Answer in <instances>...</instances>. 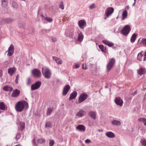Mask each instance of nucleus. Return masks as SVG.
<instances>
[{
	"instance_id": "1",
	"label": "nucleus",
	"mask_w": 146,
	"mask_h": 146,
	"mask_svg": "<svg viewBox=\"0 0 146 146\" xmlns=\"http://www.w3.org/2000/svg\"><path fill=\"white\" fill-rule=\"evenodd\" d=\"M28 106V103L26 101H20L15 104V109L17 111L21 112L23 110L25 107L27 108Z\"/></svg>"
},
{
	"instance_id": "2",
	"label": "nucleus",
	"mask_w": 146,
	"mask_h": 146,
	"mask_svg": "<svg viewBox=\"0 0 146 146\" xmlns=\"http://www.w3.org/2000/svg\"><path fill=\"white\" fill-rule=\"evenodd\" d=\"M42 72L43 75L46 78H50L51 77V73L50 69L47 68H42Z\"/></svg>"
},
{
	"instance_id": "3",
	"label": "nucleus",
	"mask_w": 146,
	"mask_h": 146,
	"mask_svg": "<svg viewBox=\"0 0 146 146\" xmlns=\"http://www.w3.org/2000/svg\"><path fill=\"white\" fill-rule=\"evenodd\" d=\"M114 10L113 8L111 7H109L107 8L105 11L104 19L106 20L107 18L111 15Z\"/></svg>"
},
{
	"instance_id": "4",
	"label": "nucleus",
	"mask_w": 146,
	"mask_h": 146,
	"mask_svg": "<svg viewBox=\"0 0 146 146\" xmlns=\"http://www.w3.org/2000/svg\"><path fill=\"white\" fill-rule=\"evenodd\" d=\"M115 63V60L114 58L110 59L107 65V70L109 71L113 67Z\"/></svg>"
},
{
	"instance_id": "5",
	"label": "nucleus",
	"mask_w": 146,
	"mask_h": 146,
	"mask_svg": "<svg viewBox=\"0 0 146 146\" xmlns=\"http://www.w3.org/2000/svg\"><path fill=\"white\" fill-rule=\"evenodd\" d=\"M131 30V28L129 25H125L121 31V33L125 36H127Z\"/></svg>"
},
{
	"instance_id": "6",
	"label": "nucleus",
	"mask_w": 146,
	"mask_h": 146,
	"mask_svg": "<svg viewBox=\"0 0 146 146\" xmlns=\"http://www.w3.org/2000/svg\"><path fill=\"white\" fill-rule=\"evenodd\" d=\"M15 21V19L12 18H8L2 19L0 20V25L6 23H11L14 22Z\"/></svg>"
},
{
	"instance_id": "7",
	"label": "nucleus",
	"mask_w": 146,
	"mask_h": 146,
	"mask_svg": "<svg viewBox=\"0 0 146 146\" xmlns=\"http://www.w3.org/2000/svg\"><path fill=\"white\" fill-rule=\"evenodd\" d=\"M137 59L139 61H145L146 60V52L144 53L142 51L139 53L137 57Z\"/></svg>"
},
{
	"instance_id": "8",
	"label": "nucleus",
	"mask_w": 146,
	"mask_h": 146,
	"mask_svg": "<svg viewBox=\"0 0 146 146\" xmlns=\"http://www.w3.org/2000/svg\"><path fill=\"white\" fill-rule=\"evenodd\" d=\"M31 73L34 77L35 78H39L41 75L40 71L37 69H34V70H32Z\"/></svg>"
},
{
	"instance_id": "9",
	"label": "nucleus",
	"mask_w": 146,
	"mask_h": 146,
	"mask_svg": "<svg viewBox=\"0 0 146 146\" xmlns=\"http://www.w3.org/2000/svg\"><path fill=\"white\" fill-rule=\"evenodd\" d=\"M41 82L40 81L36 82L35 83L31 85V90L32 91L38 89L40 86Z\"/></svg>"
},
{
	"instance_id": "10",
	"label": "nucleus",
	"mask_w": 146,
	"mask_h": 146,
	"mask_svg": "<svg viewBox=\"0 0 146 146\" xmlns=\"http://www.w3.org/2000/svg\"><path fill=\"white\" fill-rule=\"evenodd\" d=\"M88 97V95L85 93L81 94L78 98V103H80L82 102L87 98Z\"/></svg>"
},
{
	"instance_id": "11",
	"label": "nucleus",
	"mask_w": 146,
	"mask_h": 146,
	"mask_svg": "<svg viewBox=\"0 0 146 146\" xmlns=\"http://www.w3.org/2000/svg\"><path fill=\"white\" fill-rule=\"evenodd\" d=\"M14 48L13 45L11 44L8 50L6 52H8L7 55L9 56H11L14 52Z\"/></svg>"
},
{
	"instance_id": "12",
	"label": "nucleus",
	"mask_w": 146,
	"mask_h": 146,
	"mask_svg": "<svg viewBox=\"0 0 146 146\" xmlns=\"http://www.w3.org/2000/svg\"><path fill=\"white\" fill-rule=\"evenodd\" d=\"M114 102L118 106L120 107L123 106V102L122 99L119 97H117L115 98Z\"/></svg>"
},
{
	"instance_id": "13",
	"label": "nucleus",
	"mask_w": 146,
	"mask_h": 146,
	"mask_svg": "<svg viewBox=\"0 0 146 146\" xmlns=\"http://www.w3.org/2000/svg\"><path fill=\"white\" fill-rule=\"evenodd\" d=\"M78 25L80 28L84 29L86 26V23L85 20H81L78 22Z\"/></svg>"
},
{
	"instance_id": "14",
	"label": "nucleus",
	"mask_w": 146,
	"mask_h": 146,
	"mask_svg": "<svg viewBox=\"0 0 146 146\" xmlns=\"http://www.w3.org/2000/svg\"><path fill=\"white\" fill-rule=\"evenodd\" d=\"M70 86L69 85L65 86L63 88L62 93V95L64 96H66L70 89Z\"/></svg>"
},
{
	"instance_id": "15",
	"label": "nucleus",
	"mask_w": 146,
	"mask_h": 146,
	"mask_svg": "<svg viewBox=\"0 0 146 146\" xmlns=\"http://www.w3.org/2000/svg\"><path fill=\"white\" fill-rule=\"evenodd\" d=\"M137 73L140 76L145 74L146 73V68L142 67L137 70Z\"/></svg>"
},
{
	"instance_id": "16",
	"label": "nucleus",
	"mask_w": 146,
	"mask_h": 146,
	"mask_svg": "<svg viewBox=\"0 0 146 146\" xmlns=\"http://www.w3.org/2000/svg\"><path fill=\"white\" fill-rule=\"evenodd\" d=\"M20 91L17 89L14 90L12 93L11 96L14 98H16L18 97L20 94Z\"/></svg>"
},
{
	"instance_id": "17",
	"label": "nucleus",
	"mask_w": 146,
	"mask_h": 146,
	"mask_svg": "<svg viewBox=\"0 0 146 146\" xmlns=\"http://www.w3.org/2000/svg\"><path fill=\"white\" fill-rule=\"evenodd\" d=\"M7 1H1V5L3 7L6 8V10L5 11L6 13H7L8 12L9 8L7 6Z\"/></svg>"
},
{
	"instance_id": "18",
	"label": "nucleus",
	"mask_w": 146,
	"mask_h": 146,
	"mask_svg": "<svg viewBox=\"0 0 146 146\" xmlns=\"http://www.w3.org/2000/svg\"><path fill=\"white\" fill-rule=\"evenodd\" d=\"M86 112L82 109H80L79 111L78 112L76 115L79 117H82L84 116L86 114Z\"/></svg>"
},
{
	"instance_id": "19",
	"label": "nucleus",
	"mask_w": 146,
	"mask_h": 146,
	"mask_svg": "<svg viewBox=\"0 0 146 146\" xmlns=\"http://www.w3.org/2000/svg\"><path fill=\"white\" fill-rule=\"evenodd\" d=\"M76 129L80 131L84 132L86 129V127L83 125H80L76 127Z\"/></svg>"
},
{
	"instance_id": "20",
	"label": "nucleus",
	"mask_w": 146,
	"mask_h": 146,
	"mask_svg": "<svg viewBox=\"0 0 146 146\" xmlns=\"http://www.w3.org/2000/svg\"><path fill=\"white\" fill-rule=\"evenodd\" d=\"M16 70V68L15 67L12 68H9L8 69V73L11 75L12 76L13 73L15 72Z\"/></svg>"
},
{
	"instance_id": "21",
	"label": "nucleus",
	"mask_w": 146,
	"mask_h": 146,
	"mask_svg": "<svg viewBox=\"0 0 146 146\" xmlns=\"http://www.w3.org/2000/svg\"><path fill=\"white\" fill-rule=\"evenodd\" d=\"M88 115L90 117L94 120L96 119V113L94 111H91L88 113Z\"/></svg>"
},
{
	"instance_id": "22",
	"label": "nucleus",
	"mask_w": 146,
	"mask_h": 146,
	"mask_svg": "<svg viewBox=\"0 0 146 146\" xmlns=\"http://www.w3.org/2000/svg\"><path fill=\"white\" fill-rule=\"evenodd\" d=\"M106 135L107 137L110 138H114L115 137V134L111 131L107 132L106 133Z\"/></svg>"
},
{
	"instance_id": "23",
	"label": "nucleus",
	"mask_w": 146,
	"mask_h": 146,
	"mask_svg": "<svg viewBox=\"0 0 146 146\" xmlns=\"http://www.w3.org/2000/svg\"><path fill=\"white\" fill-rule=\"evenodd\" d=\"M77 95V93L76 92H73L70 94V96L69 98V100H70L74 99L76 97Z\"/></svg>"
},
{
	"instance_id": "24",
	"label": "nucleus",
	"mask_w": 146,
	"mask_h": 146,
	"mask_svg": "<svg viewBox=\"0 0 146 146\" xmlns=\"http://www.w3.org/2000/svg\"><path fill=\"white\" fill-rule=\"evenodd\" d=\"M53 59L58 64H61L62 63V61L59 58L55 56H53Z\"/></svg>"
},
{
	"instance_id": "25",
	"label": "nucleus",
	"mask_w": 146,
	"mask_h": 146,
	"mask_svg": "<svg viewBox=\"0 0 146 146\" xmlns=\"http://www.w3.org/2000/svg\"><path fill=\"white\" fill-rule=\"evenodd\" d=\"M111 124L113 125L119 126L121 125V122L119 120H113L111 121Z\"/></svg>"
},
{
	"instance_id": "26",
	"label": "nucleus",
	"mask_w": 146,
	"mask_h": 146,
	"mask_svg": "<svg viewBox=\"0 0 146 146\" xmlns=\"http://www.w3.org/2000/svg\"><path fill=\"white\" fill-rule=\"evenodd\" d=\"M83 38L84 36L82 35V32H80L78 34L77 40L79 42H81L83 40Z\"/></svg>"
},
{
	"instance_id": "27",
	"label": "nucleus",
	"mask_w": 146,
	"mask_h": 146,
	"mask_svg": "<svg viewBox=\"0 0 146 146\" xmlns=\"http://www.w3.org/2000/svg\"><path fill=\"white\" fill-rule=\"evenodd\" d=\"M102 42L105 44L108 45L110 47H112L114 45L113 43L109 42V41L107 40H103Z\"/></svg>"
},
{
	"instance_id": "28",
	"label": "nucleus",
	"mask_w": 146,
	"mask_h": 146,
	"mask_svg": "<svg viewBox=\"0 0 146 146\" xmlns=\"http://www.w3.org/2000/svg\"><path fill=\"white\" fill-rule=\"evenodd\" d=\"M127 16V12L126 10L123 11L122 15V20H123L126 18Z\"/></svg>"
},
{
	"instance_id": "29",
	"label": "nucleus",
	"mask_w": 146,
	"mask_h": 146,
	"mask_svg": "<svg viewBox=\"0 0 146 146\" xmlns=\"http://www.w3.org/2000/svg\"><path fill=\"white\" fill-rule=\"evenodd\" d=\"M3 89L5 91L11 92L13 90V88L7 86H4Z\"/></svg>"
},
{
	"instance_id": "30",
	"label": "nucleus",
	"mask_w": 146,
	"mask_h": 146,
	"mask_svg": "<svg viewBox=\"0 0 146 146\" xmlns=\"http://www.w3.org/2000/svg\"><path fill=\"white\" fill-rule=\"evenodd\" d=\"M53 109L52 108H49L47 109L46 112V115L49 116L50 115L51 113L53 111Z\"/></svg>"
},
{
	"instance_id": "31",
	"label": "nucleus",
	"mask_w": 146,
	"mask_h": 146,
	"mask_svg": "<svg viewBox=\"0 0 146 146\" xmlns=\"http://www.w3.org/2000/svg\"><path fill=\"white\" fill-rule=\"evenodd\" d=\"M6 106L3 102L0 103V109L5 110L6 109Z\"/></svg>"
},
{
	"instance_id": "32",
	"label": "nucleus",
	"mask_w": 146,
	"mask_h": 146,
	"mask_svg": "<svg viewBox=\"0 0 146 146\" xmlns=\"http://www.w3.org/2000/svg\"><path fill=\"white\" fill-rule=\"evenodd\" d=\"M137 35L134 33L132 35L131 38V42L132 43L134 42L136 38Z\"/></svg>"
},
{
	"instance_id": "33",
	"label": "nucleus",
	"mask_w": 146,
	"mask_h": 146,
	"mask_svg": "<svg viewBox=\"0 0 146 146\" xmlns=\"http://www.w3.org/2000/svg\"><path fill=\"white\" fill-rule=\"evenodd\" d=\"M138 120L140 121H142L144 125H146V119L144 118H139Z\"/></svg>"
},
{
	"instance_id": "34",
	"label": "nucleus",
	"mask_w": 146,
	"mask_h": 146,
	"mask_svg": "<svg viewBox=\"0 0 146 146\" xmlns=\"http://www.w3.org/2000/svg\"><path fill=\"white\" fill-rule=\"evenodd\" d=\"M99 47L101 51L103 52H105L106 50V48L104 46L102 45H99Z\"/></svg>"
},
{
	"instance_id": "35",
	"label": "nucleus",
	"mask_w": 146,
	"mask_h": 146,
	"mask_svg": "<svg viewBox=\"0 0 146 146\" xmlns=\"http://www.w3.org/2000/svg\"><path fill=\"white\" fill-rule=\"evenodd\" d=\"M20 124L21 130L22 131L25 128V123L24 122H20Z\"/></svg>"
},
{
	"instance_id": "36",
	"label": "nucleus",
	"mask_w": 146,
	"mask_h": 146,
	"mask_svg": "<svg viewBox=\"0 0 146 146\" xmlns=\"http://www.w3.org/2000/svg\"><path fill=\"white\" fill-rule=\"evenodd\" d=\"M45 127L46 128L47 127H51L52 125L50 121H48L45 124Z\"/></svg>"
},
{
	"instance_id": "37",
	"label": "nucleus",
	"mask_w": 146,
	"mask_h": 146,
	"mask_svg": "<svg viewBox=\"0 0 146 146\" xmlns=\"http://www.w3.org/2000/svg\"><path fill=\"white\" fill-rule=\"evenodd\" d=\"M18 26L20 28H23L25 26V24L23 23H19L18 24Z\"/></svg>"
},
{
	"instance_id": "38",
	"label": "nucleus",
	"mask_w": 146,
	"mask_h": 146,
	"mask_svg": "<svg viewBox=\"0 0 146 146\" xmlns=\"http://www.w3.org/2000/svg\"><path fill=\"white\" fill-rule=\"evenodd\" d=\"M45 142V140L43 138L39 139L37 140V142L38 143L42 144L44 143Z\"/></svg>"
},
{
	"instance_id": "39",
	"label": "nucleus",
	"mask_w": 146,
	"mask_h": 146,
	"mask_svg": "<svg viewBox=\"0 0 146 146\" xmlns=\"http://www.w3.org/2000/svg\"><path fill=\"white\" fill-rule=\"evenodd\" d=\"M140 142L142 145L146 146V140L145 139H141V140Z\"/></svg>"
},
{
	"instance_id": "40",
	"label": "nucleus",
	"mask_w": 146,
	"mask_h": 146,
	"mask_svg": "<svg viewBox=\"0 0 146 146\" xmlns=\"http://www.w3.org/2000/svg\"><path fill=\"white\" fill-rule=\"evenodd\" d=\"M44 19L48 22H51L52 21V19L51 18L46 17H44Z\"/></svg>"
},
{
	"instance_id": "41",
	"label": "nucleus",
	"mask_w": 146,
	"mask_h": 146,
	"mask_svg": "<svg viewBox=\"0 0 146 146\" xmlns=\"http://www.w3.org/2000/svg\"><path fill=\"white\" fill-rule=\"evenodd\" d=\"M12 5L13 7L15 8L16 9L18 7V5L17 3L16 2L14 1L12 2Z\"/></svg>"
},
{
	"instance_id": "42",
	"label": "nucleus",
	"mask_w": 146,
	"mask_h": 146,
	"mask_svg": "<svg viewBox=\"0 0 146 146\" xmlns=\"http://www.w3.org/2000/svg\"><path fill=\"white\" fill-rule=\"evenodd\" d=\"M54 141L52 139H50L49 141V146H52L54 143Z\"/></svg>"
},
{
	"instance_id": "43",
	"label": "nucleus",
	"mask_w": 146,
	"mask_h": 146,
	"mask_svg": "<svg viewBox=\"0 0 146 146\" xmlns=\"http://www.w3.org/2000/svg\"><path fill=\"white\" fill-rule=\"evenodd\" d=\"M140 44H143L146 45V39L145 38H142Z\"/></svg>"
},
{
	"instance_id": "44",
	"label": "nucleus",
	"mask_w": 146,
	"mask_h": 146,
	"mask_svg": "<svg viewBox=\"0 0 146 146\" xmlns=\"http://www.w3.org/2000/svg\"><path fill=\"white\" fill-rule=\"evenodd\" d=\"M59 7L62 10L64 9V5L63 3L62 2H61L60 4Z\"/></svg>"
},
{
	"instance_id": "45",
	"label": "nucleus",
	"mask_w": 146,
	"mask_h": 146,
	"mask_svg": "<svg viewBox=\"0 0 146 146\" xmlns=\"http://www.w3.org/2000/svg\"><path fill=\"white\" fill-rule=\"evenodd\" d=\"M21 137V134L19 133H18L16 136L15 139L16 141H17L18 140L20 139Z\"/></svg>"
},
{
	"instance_id": "46",
	"label": "nucleus",
	"mask_w": 146,
	"mask_h": 146,
	"mask_svg": "<svg viewBox=\"0 0 146 146\" xmlns=\"http://www.w3.org/2000/svg\"><path fill=\"white\" fill-rule=\"evenodd\" d=\"M31 83V80L30 78H28L27 80V85H30Z\"/></svg>"
},
{
	"instance_id": "47",
	"label": "nucleus",
	"mask_w": 146,
	"mask_h": 146,
	"mask_svg": "<svg viewBox=\"0 0 146 146\" xmlns=\"http://www.w3.org/2000/svg\"><path fill=\"white\" fill-rule=\"evenodd\" d=\"M19 75L18 74L16 76V78L15 80V83L17 84L18 83V80H19Z\"/></svg>"
},
{
	"instance_id": "48",
	"label": "nucleus",
	"mask_w": 146,
	"mask_h": 146,
	"mask_svg": "<svg viewBox=\"0 0 146 146\" xmlns=\"http://www.w3.org/2000/svg\"><path fill=\"white\" fill-rule=\"evenodd\" d=\"M95 7V4H93L89 6V8L90 9H93Z\"/></svg>"
},
{
	"instance_id": "49",
	"label": "nucleus",
	"mask_w": 146,
	"mask_h": 146,
	"mask_svg": "<svg viewBox=\"0 0 146 146\" xmlns=\"http://www.w3.org/2000/svg\"><path fill=\"white\" fill-rule=\"evenodd\" d=\"M82 68L84 70H86L87 69V68L86 67V64H83L82 65Z\"/></svg>"
},
{
	"instance_id": "50",
	"label": "nucleus",
	"mask_w": 146,
	"mask_h": 146,
	"mask_svg": "<svg viewBox=\"0 0 146 146\" xmlns=\"http://www.w3.org/2000/svg\"><path fill=\"white\" fill-rule=\"evenodd\" d=\"M52 41L54 42H56L57 41L56 38L55 37H52Z\"/></svg>"
},
{
	"instance_id": "51",
	"label": "nucleus",
	"mask_w": 146,
	"mask_h": 146,
	"mask_svg": "<svg viewBox=\"0 0 146 146\" xmlns=\"http://www.w3.org/2000/svg\"><path fill=\"white\" fill-rule=\"evenodd\" d=\"M85 142L87 143H90L91 141L90 139H87L85 141Z\"/></svg>"
},
{
	"instance_id": "52",
	"label": "nucleus",
	"mask_w": 146,
	"mask_h": 146,
	"mask_svg": "<svg viewBox=\"0 0 146 146\" xmlns=\"http://www.w3.org/2000/svg\"><path fill=\"white\" fill-rule=\"evenodd\" d=\"M32 142L33 143V145H36V144L35 141V139H34L33 140H32Z\"/></svg>"
},
{
	"instance_id": "53",
	"label": "nucleus",
	"mask_w": 146,
	"mask_h": 146,
	"mask_svg": "<svg viewBox=\"0 0 146 146\" xmlns=\"http://www.w3.org/2000/svg\"><path fill=\"white\" fill-rule=\"evenodd\" d=\"M80 65L78 64H76L75 65V67L76 68H78L80 67Z\"/></svg>"
},
{
	"instance_id": "54",
	"label": "nucleus",
	"mask_w": 146,
	"mask_h": 146,
	"mask_svg": "<svg viewBox=\"0 0 146 146\" xmlns=\"http://www.w3.org/2000/svg\"><path fill=\"white\" fill-rule=\"evenodd\" d=\"M137 94V91H135L132 94V95L134 96Z\"/></svg>"
},
{
	"instance_id": "55",
	"label": "nucleus",
	"mask_w": 146,
	"mask_h": 146,
	"mask_svg": "<svg viewBox=\"0 0 146 146\" xmlns=\"http://www.w3.org/2000/svg\"><path fill=\"white\" fill-rule=\"evenodd\" d=\"M125 10H129V6L127 5L125 7Z\"/></svg>"
},
{
	"instance_id": "56",
	"label": "nucleus",
	"mask_w": 146,
	"mask_h": 146,
	"mask_svg": "<svg viewBox=\"0 0 146 146\" xmlns=\"http://www.w3.org/2000/svg\"><path fill=\"white\" fill-rule=\"evenodd\" d=\"M2 72L1 71H0V76H2Z\"/></svg>"
},
{
	"instance_id": "57",
	"label": "nucleus",
	"mask_w": 146,
	"mask_h": 146,
	"mask_svg": "<svg viewBox=\"0 0 146 146\" xmlns=\"http://www.w3.org/2000/svg\"><path fill=\"white\" fill-rule=\"evenodd\" d=\"M98 131L100 132H103V130L102 129H98Z\"/></svg>"
},
{
	"instance_id": "58",
	"label": "nucleus",
	"mask_w": 146,
	"mask_h": 146,
	"mask_svg": "<svg viewBox=\"0 0 146 146\" xmlns=\"http://www.w3.org/2000/svg\"><path fill=\"white\" fill-rule=\"evenodd\" d=\"M135 1H134V3H133V6H134V5H135Z\"/></svg>"
},
{
	"instance_id": "59",
	"label": "nucleus",
	"mask_w": 146,
	"mask_h": 146,
	"mask_svg": "<svg viewBox=\"0 0 146 146\" xmlns=\"http://www.w3.org/2000/svg\"><path fill=\"white\" fill-rule=\"evenodd\" d=\"M21 146L20 145H16L15 146Z\"/></svg>"
},
{
	"instance_id": "60",
	"label": "nucleus",
	"mask_w": 146,
	"mask_h": 146,
	"mask_svg": "<svg viewBox=\"0 0 146 146\" xmlns=\"http://www.w3.org/2000/svg\"><path fill=\"white\" fill-rule=\"evenodd\" d=\"M41 17H44V16L43 15H41Z\"/></svg>"
},
{
	"instance_id": "61",
	"label": "nucleus",
	"mask_w": 146,
	"mask_h": 146,
	"mask_svg": "<svg viewBox=\"0 0 146 146\" xmlns=\"http://www.w3.org/2000/svg\"><path fill=\"white\" fill-rule=\"evenodd\" d=\"M140 39L141 38H140L138 40V43L139 42V40H140Z\"/></svg>"
},
{
	"instance_id": "62",
	"label": "nucleus",
	"mask_w": 146,
	"mask_h": 146,
	"mask_svg": "<svg viewBox=\"0 0 146 146\" xmlns=\"http://www.w3.org/2000/svg\"><path fill=\"white\" fill-rule=\"evenodd\" d=\"M117 33H119V32H118V31H117Z\"/></svg>"
},
{
	"instance_id": "63",
	"label": "nucleus",
	"mask_w": 146,
	"mask_h": 146,
	"mask_svg": "<svg viewBox=\"0 0 146 146\" xmlns=\"http://www.w3.org/2000/svg\"><path fill=\"white\" fill-rule=\"evenodd\" d=\"M1 113V112L0 111V113Z\"/></svg>"
}]
</instances>
